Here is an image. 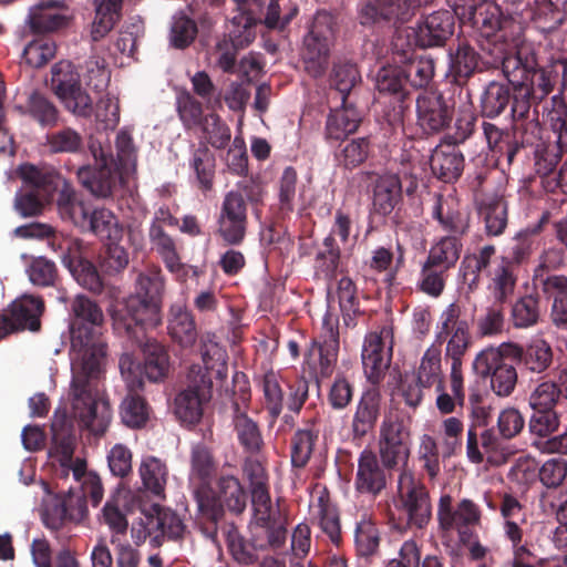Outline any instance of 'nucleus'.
I'll list each match as a JSON object with an SVG mask.
<instances>
[{
  "instance_id": "nucleus-16",
  "label": "nucleus",
  "mask_w": 567,
  "mask_h": 567,
  "mask_svg": "<svg viewBox=\"0 0 567 567\" xmlns=\"http://www.w3.org/2000/svg\"><path fill=\"white\" fill-rule=\"evenodd\" d=\"M339 319L327 311L322 319V329L318 339L311 340V346L306 354L307 363L316 352L319 355L318 369L311 368L317 381L330 378L334 371L339 353Z\"/></svg>"
},
{
  "instance_id": "nucleus-38",
  "label": "nucleus",
  "mask_w": 567,
  "mask_h": 567,
  "mask_svg": "<svg viewBox=\"0 0 567 567\" xmlns=\"http://www.w3.org/2000/svg\"><path fill=\"white\" fill-rule=\"evenodd\" d=\"M567 19V0H535L527 23L534 22L543 32L558 29Z\"/></svg>"
},
{
  "instance_id": "nucleus-47",
  "label": "nucleus",
  "mask_w": 567,
  "mask_h": 567,
  "mask_svg": "<svg viewBox=\"0 0 567 567\" xmlns=\"http://www.w3.org/2000/svg\"><path fill=\"white\" fill-rule=\"evenodd\" d=\"M512 101L509 84L492 81L483 90L480 97V110L484 117L495 118L503 114Z\"/></svg>"
},
{
  "instance_id": "nucleus-6",
  "label": "nucleus",
  "mask_w": 567,
  "mask_h": 567,
  "mask_svg": "<svg viewBox=\"0 0 567 567\" xmlns=\"http://www.w3.org/2000/svg\"><path fill=\"white\" fill-rule=\"evenodd\" d=\"M18 175L22 186L14 196V210L22 218L41 215L45 205L52 200L53 193L59 188L62 176L53 171L40 169L32 164L21 165Z\"/></svg>"
},
{
  "instance_id": "nucleus-57",
  "label": "nucleus",
  "mask_w": 567,
  "mask_h": 567,
  "mask_svg": "<svg viewBox=\"0 0 567 567\" xmlns=\"http://www.w3.org/2000/svg\"><path fill=\"white\" fill-rule=\"evenodd\" d=\"M262 391V404L274 423L284 410V390L280 384V377L272 370L267 371L260 380Z\"/></svg>"
},
{
  "instance_id": "nucleus-39",
  "label": "nucleus",
  "mask_w": 567,
  "mask_h": 567,
  "mask_svg": "<svg viewBox=\"0 0 567 567\" xmlns=\"http://www.w3.org/2000/svg\"><path fill=\"white\" fill-rule=\"evenodd\" d=\"M58 2H41L30 9L28 25L32 33L44 34L64 29L69 24L68 16L58 10Z\"/></svg>"
},
{
  "instance_id": "nucleus-35",
  "label": "nucleus",
  "mask_w": 567,
  "mask_h": 567,
  "mask_svg": "<svg viewBox=\"0 0 567 567\" xmlns=\"http://www.w3.org/2000/svg\"><path fill=\"white\" fill-rule=\"evenodd\" d=\"M138 347H142L144 361H143V374L151 382L164 381L169 373L171 361L166 348L154 339H147L144 337L142 342H137L135 339L130 338Z\"/></svg>"
},
{
  "instance_id": "nucleus-25",
  "label": "nucleus",
  "mask_w": 567,
  "mask_h": 567,
  "mask_svg": "<svg viewBox=\"0 0 567 567\" xmlns=\"http://www.w3.org/2000/svg\"><path fill=\"white\" fill-rule=\"evenodd\" d=\"M330 112L324 125V140L328 143L347 140L354 134L361 123V115L353 103L329 104Z\"/></svg>"
},
{
  "instance_id": "nucleus-10",
  "label": "nucleus",
  "mask_w": 567,
  "mask_h": 567,
  "mask_svg": "<svg viewBox=\"0 0 567 567\" xmlns=\"http://www.w3.org/2000/svg\"><path fill=\"white\" fill-rule=\"evenodd\" d=\"M50 85L66 111L76 117L92 116V99L82 87L80 74L71 62L60 61L52 66Z\"/></svg>"
},
{
  "instance_id": "nucleus-13",
  "label": "nucleus",
  "mask_w": 567,
  "mask_h": 567,
  "mask_svg": "<svg viewBox=\"0 0 567 567\" xmlns=\"http://www.w3.org/2000/svg\"><path fill=\"white\" fill-rule=\"evenodd\" d=\"M411 455V434L403 421L385 420L382 423L379 439V460L389 467V472L400 473L408 467Z\"/></svg>"
},
{
  "instance_id": "nucleus-37",
  "label": "nucleus",
  "mask_w": 567,
  "mask_h": 567,
  "mask_svg": "<svg viewBox=\"0 0 567 567\" xmlns=\"http://www.w3.org/2000/svg\"><path fill=\"white\" fill-rule=\"evenodd\" d=\"M548 220V214L545 213L534 226L522 229L515 237L508 256L502 257V260L508 261L511 266L516 267L527 262L533 252L539 247L538 235Z\"/></svg>"
},
{
  "instance_id": "nucleus-14",
  "label": "nucleus",
  "mask_w": 567,
  "mask_h": 567,
  "mask_svg": "<svg viewBox=\"0 0 567 567\" xmlns=\"http://www.w3.org/2000/svg\"><path fill=\"white\" fill-rule=\"evenodd\" d=\"M497 348L482 350L474 359L473 369L482 377H491V388L498 396H508L517 383V371L513 362Z\"/></svg>"
},
{
  "instance_id": "nucleus-20",
  "label": "nucleus",
  "mask_w": 567,
  "mask_h": 567,
  "mask_svg": "<svg viewBox=\"0 0 567 567\" xmlns=\"http://www.w3.org/2000/svg\"><path fill=\"white\" fill-rule=\"evenodd\" d=\"M503 353L515 362L522 371L540 374L553 364L554 352L550 344L542 339H532L526 344L502 343Z\"/></svg>"
},
{
  "instance_id": "nucleus-19",
  "label": "nucleus",
  "mask_w": 567,
  "mask_h": 567,
  "mask_svg": "<svg viewBox=\"0 0 567 567\" xmlns=\"http://www.w3.org/2000/svg\"><path fill=\"white\" fill-rule=\"evenodd\" d=\"M43 311L44 302L41 298L24 295L16 299L10 305L8 313L0 316V339L16 331H39Z\"/></svg>"
},
{
  "instance_id": "nucleus-36",
  "label": "nucleus",
  "mask_w": 567,
  "mask_h": 567,
  "mask_svg": "<svg viewBox=\"0 0 567 567\" xmlns=\"http://www.w3.org/2000/svg\"><path fill=\"white\" fill-rule=\"evenodd\" d=\"M402 182L396 174L378 176L373 184L372 203L374 210L383 216L390 215L402 202Z\"/></svg>"
},
{
  "instance_id": "nucleus-64",
  "label": "nucleus",
  "mask_w": 567,
  "mask_h": 567,
  "mask_svg": "<svg viewBox=\"0 0 567 567\" xmlns=\"http://www.w3.org/2000/svg\"><path fill=\"white\" fill-rule=\"evenodd\" d=\"M449 272L450 271L424 260L419 274L416 288L432 298H439L445 289Z\"/></svg>"
},
{
  "instance_id": "nucleus-9",
  "label": "nucleus",
  "mask_w": 567,
  "mask_h": 567,
  "mask_svg": "<svg viewBox=\"0 0 567 567\" xmlns=\"http://www.w3.org/2000/svg\"><path fill=\"white\" fill-rule=\"evenodd\" d=\"M396 508L405 527L424 528L432 515V505L427 488L416 481L412 470H404L398 476Z\"/></svg>"
},
{
  "instance_id": "nucleus-48",
  "label": "nucleus",
  "mask_w": 567,
  "mask_h": 567,
  "mask_svg": "<svg viewBox=\"0 0 567 567\" xmlns=\"http://www.w3.org/2000/svg\"><path fill=\"white\" fill-rule=\"evenodd\" d=\"M371 143L368 137L343 140L333 153L338 167L352 171L361 166L369 157Z\"/></svg>"
},
{
  "instance_id": "nucleus-33",
  "label": "nucleus",
  "mask_w": 567,
  "mask_h": 567,
  "mask_svg": "<svg viewBox=\"0 0 567 567\" xmlns=\"http://www.w3.org/2000/svg\"><path fill=\"white\" fill-rule=\"evenodd\" d=\"M93 19L90 37L93 42L106 38L123 18L124 0H92Z\"/></svg>"
},
{
  "instance_id": "nucleus-40",
  "label": "nucleus",
  "mask_w": 567,
  "mask_h": 567,
  "mask_svg": "<svg viewBox=\"0 0 567 567\" xmlns=\"http://www.w3.org/2000/svg\"><path fill=\"white\" fill-rule=\"evenodd\" d=\"M400 64L412 93L421 90L429 91L435 76V60L431 55L410 56L400 60Z\"/></svg>"
},
{
  "instance_id": "nucleus-41",
  "label": "nucleus",
  "mask_w": 567,
  "mask_h": 567,
  "mask_svg": "<svg viewBox=\"0 0 567 567\" xmlns=\"http://www.w3.org/2000/svg\"><path fill=\"white\" fill-rule=\"evenodd\" d=\"M316 508L315 519L321 532L333 545L340 546L342 542L340 515L337 505L330 499L327 488L318 493Z\"/></svg>"
},
{
  "instance_id": "nucleus-43",
  "label": "nucleus",
  "mask_w": 567,
  "mask_h": 567,
  "mask_svg": "<svg viewBox=\"0 0 567 567\" xmlns=\"http://www.w3.org/2000/svg\"><path fill=\"white\" fill-rule=\"evenodd\" d=\"M319 439V429L315 421H308L305 427L298 429L290 439L291 465L303 468L309 463L316 443Z\"/></svg>"
},
{
  "instance_id": "nucleus-52",
  "label": "nucleus",
  "mask_w": 567,
  "mask_h": 567,
  "mask_svg": "<svg viewBox=\"0 0 567 567\" xmlns=\"http://www.w3.org/2000/svg\"><path fill=\"white\" fill-rule=\"evenodd\" d=\"M489 276L487 289L493 296V301L505 305L513 296L517 285L515 267L511 266L508 261L501 259V262Z\"/></svg>"
},
{
  "instance_id": "nucleus-49",
  "label": "nucleus",
  "mask_w": 567,
  "mask_h": 567,
  "mask_svg": "<svg viewBox=\"0 0 567 567\" xmlns=\"http://www.w3.org/2000/svg\"><path fill=\"white\" fill-rule=\"evenodd\" d=\"M23 113L42 128H53L61 121V113L56 105L45 94L38 91L29 95Z\"/></svg>"
},
{
  "instance_id": "nucleus-12",
  "label": "nucleus",
  "mask_w": 567,
  "mask_h": 567,
  "mask_svg": "<svg viewBox=\"0 0 567 567\" xmlns=\"http://www.w3.org/2000/svg\"><path fill=\"white\" fill-rule=\"evenodd\" d=\"M187 388L174 401L176 417L186 425L197 424L203 416V405L213 396V382L198 365H192L187 374Z\"/></svg>"
},
{
  "instance_id": "nucleus-58",
  "label": "nucleus",
  "mask_w": 567,
  "mask_h": 567,
  "mask_svg": "<svg viewBox=\"0 0 567 567\" xmlns=\"http://www.w3.org/2000/svg\"><path fill=\"white\" fill-rule=\"evenodd\" d=\"M540 315V296L537 291L518 298L511 310L513 326L519 329H526L537 324Z\"/></svg>"
},
{
  "instance_id": "nucleus-56",
  "label": "nucleus",
  "mask_w": 567,
  "mask_h": 567,
  "mask_svg": "<svg viewBox=\"0 0 567 567\" xmlns=\"http://www.w3.org/2000/svg\"><path fill=\"white\" fill-rule=\"evenodd\" d=\"M155 516L148 517L146 530L151 534L152 530H159L161 536H166L172 540H179L186 533V525L183 523L179 515L168 508L154 507Z\"/></svg>"
},
{
  "instance_id": "nucleus-44",
  "label": "nucleus",
  "mask_w": 567,
  "mask_h": 567,
  "mask_svg": "<svg viewBox=\"0 0 567 567\" xmlns=\"http://www.w3.org/2000/svg\"><path fill=\"white\" fill-rule=\"evenodd\" d=\"M167 329L171 338L183 348L192 347L197 339L194 318L182 305L171 307Z\"/></svg>"
},
{
  "instance_id": "nucleus-27",
  "label": "nucleus",
  "mask_w": 567,
  "mask_h": 567,
  "mask_svg": "<svg viewBox=\"0 0 567 567\" xmlns=\"http://www.w3.org/2000/svg\"><path fill=\"white\" fill-rule=\"evenodd\" d=\"M56 192V207L60 217L63 220L72 223L82 233H84L94 208H91L90 205L84 203V200H82L78 195L74 187L63 177Z\"/></svg>"
},
{
  "instance_id": "nucleus-28",
  "label": "nucleus",
  "mask_w": 567,
  "mask_h": 567,
  "mask_svg": "<svg viewBox=\"0 0 567 567\" xmlns=\"http://www.w3.org/2000/svg\"><path fill=\"white\" fill-rule=\"evenodd\" d=\"M361 82V75L355 63L339 60L333 63L329 76L328 103H353L350 100L352 90Z\"/></svg>"
},
{
  "instance_id": "nucleus-51",
  "label": "nucleus",
  "mask_w": 567,
  "mask_h": 567,
  "mask_svg": "<svg viewBox=\"0 0 567 567\" xmlns=\"http://www.w3.org/2000/svg\"><path fill=\"white\" fill-rule=\"evenodd\" d=\"M87 508L81 497L68 495L61 502L45 512L44 524L52 529H59L65 520H81Z\"/></svg>"
},
{
  "instance_id": "nucleus-59",
  "label": "nucleus",
  "mask_w": 567,
  "mask_h": 567,
  "mask_svg": "<svg viewBox=\"0 0 567 567\" xmlns=\"http://www.w3.org/2000/svg\"><path fill=\"white\" fill-rule=\"evenodd\" d=\"M120 415L123 424L130 429H141L145 426L150 417V406L146 400L130 389L120 406Z\"/></svg>"
},
{
  "instance_id": "nucleus-15",
  "label": "nucleus",
  "mask_w": 567,
  "mask_h": 567,
  "mask_svg": "<svg viewBox=\"0 0 567 567\" xmlns=\"http://www.w3.org/2000/svg\"><path fill=\"white\" fill-rule=\"evenodd\" d=\"M419 7L420 0H363L360 23L399 28L412 19Z\"/></svg>"
},
{
  "instance_id": "nucleus-7",
  "label": "nucleus",
  "mask_w": 567,
  "mask_h": 567,
  "mask_svg": "<svg viewBox=\"0 0 567 567\" xmlns=\"http://www.w3.org/2000/svg\"><path fill=\"white\" fill-rule=\"evenodd\" d=\"M337 33L336 18L328 11H318L309 32L303 38L301 52L306 72L317 79L324 74Z\"/></svg>"
},
{
  "instance_id": "nucleus-54",
  "label": "nucleus",
  "mask_w": 567,
  "mask_h": 567,
  "mask_svg": "<svg viewBox=\"0 0 567 567\" xmlns=\"http://www.w3.org/2000/svg\"><path fill=\"white\" fill-rule=\"evenodd\" d=\"M84 233L93 234L102 240L117 241L122 238L123 228L111 209L99 207L92 210Z\"/></svg>"
},
{
  "instance_id": "nucleus-63",
  "label": "nucleus",
  "mask_w": 567,
  "mask_h": 567,
  "mask_svg": "<svg viewBox=\"0 0 567 567\" xmlns=\"http://www.w3.org/2000/svg\"><path fill=\"white\" fill-rule=\"evenodd\" d=\"M505 324L504 305L492 302L474 319L475 336L495 337L503 332Z\"/></svg>"
},
{
  "instance_id": "nucleus-18",
  "label": "nucleus",
  "mask_w": 567,
  "mask_h": 567,
  "mask_svg": "<svg viewBox=\"0 0 567 567\" xmlns=\"http://www.w3.org/2000/svg\"><path fill=\"white\" fill-rule=\"evenodd\" d=\"M454 106L439 91H425L416 97V123L424 134H437L453 120Z\"/></svg>"
},
{
  "instance_id": "nucleus-23",
  "label": "nucleus",
  "mask_w": 567,
  "mask_h": 567,
  "mask_svg": "<svg viewBox=\"0 0 567 567\" xmlns=\"http://www.w3.org/2000/svg\"><path fill=\"white\" fill-rule=\"evenodd\" d=\"M454 27L455 18L451 11H434L417 22L413 30L415 43L424 49L443 47L453 35Z\"/></svg>"
},
{
  "instance_id": "nucleus-26",
  "label": "nucleus",
  "mask_w": 567,
  "mask_h": 567,
  "mask_svg": "<svg viewBox=\"0 0 567 567\" xmlns=\"http://www.w3.org/2000/svg\"><path fill=\"white\" fill-rule=\"evenodd\" d=\"M381 414V394L377 389L365 390L355 406L351 421L353 441H362L372 433Z\"/></svg>"
},
{
  "instance_id": "nucleus-30",
  "label": "nucleus",
  "mask_w": 567,
  "mask_h": 567,
  "mask_svg": "<svg viewBox=\"0 0 567 567\" xmlns=\"http://www.w3.org/2000/svg\"><path fill=\"white\" fill-rule=\"evenodd\" d=\"M431 171L444 183L456 182L464 171V155L453 143L436 146L430 158Z\"/></svg>"
},
{
  "instance_id": "nucleus-61",
  "label": "nucleus",
  "mask_w": 567,
  "mask_h": 567,
  "mask_svg": "<svg viewBox=\"0 0 567 567\" xmlns=\"http://www.w3.org/2000/svg\"><path fill=\"white\" fill-rule=\"evenodd\" d=\"M341 259V249L332 236L324 237L321 247L317 250L313 268L317 276L331 280L338 270Z\"/></svg>"
},
{
  "instance_id": "nucleus-4",
  "label": "nucleus",
  "mask_w": 567,
  "mask_h": 567,
  "mask_svg": "<svg viewBox=\"0 0 567 567\" xmlns=\"http://www.w3.org/2000/svg\"><path fill=\"white\" fill-rule=\"evenodd\" d=\"M491 53L489 64L501 65L504 75L509 83L518 81L533 89L536 99L543 101L559 82V72L555 65L539 66L534 52L522 49L515 54L505 52L504 45H494L488 49Z\"/></svg>"
},
{
  "instance_id": "nucleus-5",
  "label": "nucleus",
  "mask_w": 567,
  "mask_h": 567,
  "mask_svg": "<svg viewBox=\"0 0 567 567\" xmlns=\"http://www.w3.org/2000/svg\"><path fill=\"white\" fill-rule=\"evenodd\" d=\"M193 494L202 518L209 522L215 530L226 509L234 515H240L247 506V493L240 481L233 475L220 476L216 491L210 484H197Z\"/></svg>"
},
{
  "instance_id": "nucleus-46",
  "label": "nucleus",
  "mask_w": 567,
  "mask_h": 567,
  "mask_svg": "<svg viewBox=\"0 0 567 567\" xmlns=\"http://www.w3.org/2000/svg\"><path fill=\"white\" fill-rule=\"evenodd\" d=\"M493 429L484 430L478 437L477 432L471 426L467 431L466 455L471 463L481 464L485 455L496 454L502 451L503 441Z\"/></svg>"
},
{
  "instance_id": "nucleus-45",
  "label": "nucleus",
  "mask_w": 567,
  "mask_h": 567,
  "mask_svg": "<svg viewBox=\"0 0 567 567\" xmlns=\"http://www.w3.org/2000/svg\"><path fill=\"white\" fill-rule=\"evenodd\" d=\"M138 474L147 493L161 499L165 498L168 468L162 460L152 455L145 456L140 464Z\"/></svg>"
},
{
  "instance_id": "nucleus-50",
  "label": "nucleus",
  "mask_w": 567,
  "mask_h": 567,
  "mask_svg": "<svg viewBox=\"0 0 567 567\" xmlns=\"http://www.w3.org/2000/svg\"><path fill=\"white\" fill-rule=\"evenodd\" d=\"M462 251V239L456 235H446L431 246L425 260L450 271L455 268Z\"/></svg>"
},
{
  "instance_id": "nucleus-34",
  "label": "nucleus",
  "mask_w": 567,
  "mask_h": 567,
  "mask_svg": "<svg viewBox=\"0 0 567 567\" xmlns=\"http://www.w3.org/2000/svg\"><path fill=\"white\" fill-rule=\"evenodd\" d=\"M362 364L368 380L378 384L384 377L391 361V355L384 351V341L380 333H369L363 343Z\"/></svg>"
},
{
  "instance_id": "nucleus-21",
  "label": "nucleus",
  "mask_w": 567,
  "mask_h": 567,
  "mask_svg": "<svg viewBox=\"0 0 567 567\" xmlns=\"http://www.w3.org/2000/svg\"><path fill=\"white\" fill-rule=\"evenodd\" d=\"M391 478L389 467L384 466L371 449L365 447L361 451L353 482L357 493L377 498L386 489Z\"/></svg>"
},
{
  "instance_id": "nucleus-17",
  "label": "nucleus",
  "mask_w": 567,
  "mask_h": 567,
  "mask_svg": "<svg viewBox=\"0 0 567 567\" xmlns=\"http://www.w3.org/2000/svg\"><path fill=\"white\" fill-rule=\"evenodd\" d=\"M217 234L230 246L240 245L247 233V204L240 192H228L221 203L217 218Z\"/></svg>"
},
{
  "instance_id": "nucleus-1",
  "label": "nucleus",
  "mask_w": 567,
  "mask_h": 567,
  "mask_svg": "<svg viewBox=\"0 0 567 567\" xmlns=\"http://www.w3.org/2000/svg\"><path fill=\"white\" fill-rule=\"evenodd\" d=\"M71 372L69 399L81 427L102 436L111 422V406L99 390L104 373L107 343L101 332L104 315L100 306L78 296L72 302Z\"/></svg>"
},
{
  "instance_id": "nucleus-24",
  "label": "nucleus",
  "mask_w": 567,
  "mask_h": 567,
  "mask_svg": "<svg viewBox=\"0 0 567 567\" xmlns=\"http://www.w3.org/2000/svg\"><path fill=\"white\" fill-rule=\"evenodd\" d=\"M431 216L449 235H456L462 239L470 231L471 215L453 198L435 193Z\"/></svg>"
},
{
  "instance_id": "nucleus-22",
  "label": "nucleus",
  "mask_w": 567,
  "mask_h": 567,
  "mask_svg": "<svg viewBox=\"0 0 567 567\" xmlns=\"http://www.w3.org/2000/svg\"><path fill=\"white\" fill-rule=\"evenodd\" d=\"M437 519L441 529L451 530L457 529L460 537L463 542L470 535L467 528L470 526L478 525L481 522L480 507L471 499H462L456 508L452 506L451 495H442L437 506Z\"/></svg>"
},
{
  "instance_id": "nucleus-60",
  "label": "nucleus",
  "mask_w": 567,
  "mask_h": 567,
  "mask_svg": "<svg viewBox=\"0 0 567 567\" xmlns=\"http://www.w3.org/2000/svg\"><path fill=\"white\" fill-rule=\"evenodd\" d=\"M480 215L485 225L487 236H501L508 223L507 204L503 198L495 197L483 202Z\"/></svg>"
},
{
  "instance_id": "nucleus-53",
  "label": "nucleus",
  "mask_w": 567,
  "mask_h": 567,
  "mask_svg": "<svg viewBox=\"0 0 567 567\" xmlns=\"http://www.w3.org/2000/svg\"><path fill=\"white\" fill-rule=\"evenodd\" d=\"M415 378L424 388L436 386V391L443 389L442 350L436 344H431L421 358Z\"/></svg>"
},
{
  "instance_id": "nucleus-32",
  "label": "nucleus",
  "mask_w": 567,
  "mask_h": 567,
  "mask_svg": "<svg viewBox=\"0 0 567 567\" xmlns=\"http://www.w3.org/2000/svg\"><path fill=\"white\" fill-rule=\"evenodd\" d=\"M482 128L488 148L494 154L504 156L509 165L517 153L525 147L524 133L518 130H502L489 122H483Z\"/></svg>"
},
{
  "instance_id": "nucleus-29",
  "label": "nucleus",
  "mask_w": 567,
  "mask_h": 567,
  "mask_svg": "<svg viewBox=\"0 0 567 567\" xmlns=\"http://www.w3.org/2000/svg\"><path fill=\"white\" fill-rule=\"evenodd\" d=\"M230 409L231 425L238 443L246 453L258 454L265 444L259 424L248 415V410L241 408L238 400L233 401Z\"/></svg>"
},
{
  "instance_id": "nucleus-3",
  "label": "nucleus",
  "mask_w": 567,
  "mask_h": 567,
  "mask_svg": "<svg viewBox=\"0 0 567 567\" xmlns=\"http://www.w3.org/2000/svg\"><path fill=\"white\" fill-rule=\"evenodd\" d=\"M116 157L106 154L102 148L94 157L99 166H82L76 176L80 184L96 198H109L113 195L122 174L127 173L136 164L137 152L133 137L127 130H121L115 138Z\"/></svg>"
},
{
  "instance_id": "nucleus-31",
  "label": "nucleus",
  "mask_w": 567,
  "mask_h": 567,
  "mask_svg": "<svg viewBox=\"0 0 567 567\" xmlns=\"http://www.w3.org/2000/svg\"><path fill=\"white\" fill-rule=\"evenodd\" d=\"M481 55L472 45L458 42L456 49L449 51L447 80L452 84L463 87L478 70Z\"/></svg>"
},
{
  "instance_id": "nucleus-2",
  "label": "nucleus",
  "mask_w": 567,
  "mask_h": 567,
  "mask_svg": "<svg viewBox=\"0 0 567 567\" xmlns=\"http://www.w3.org/2000/svg\"><path fill=\"white\" fill-rule=\"evenodd\" d=\"M164 278L161 269L140 272L135 290L112 312L114 330L126 338L142 342L145 332L162 323Z\"/></svg>"
},
{
  "instance_id": "nucleus-42",
  "label": "nucleus",
  "mask_w": 567,
  "mask_h": 567,
  "mask_svg": "<svg viewBox=\"0 0 567 567\" xmlns=\"http://www.w3.org/2000/svg\"><path fill=\"white\" fill-rule=\"evenodd\" d=\"M375 85L380 93L394 96L401 104L411 100L412 92L400 63L380 68L375 76Z\"/></svg>"
},
{
  "instance_id": "nucleus-11",
  "label": "nucleus",
  "mask_w": 567,
  "mask_h": 567,
  "mask_svg": "<svg viewBox=\"0 0 567 567\" xmlns=\"http://www.w3.org/2000/svg\"><path fill=\"white\" fill-rule=\"evenodd\" d=\"M461 307L452 302L441 313L440 321L436 326L435 341L441 348L445 347V358L451 363H463V358L472 347V334L467 320L461 318Z\"/></svg>"
},
{
  "instance_id": "nucleus-62",
  "label": "nucleus",
  "mask_w": 567,
  "mask_h": 567,
  "mask_svg": "<svg viewBox=\"0 0 567 567\" xmlns=\"http://www.w3.org/2000/svg\"><path fill=\"white\" fill-rule=\"evenodd\" d=\"M337 296L344 324L354 327L357 317L361 313L355 282L350 277H342L338 281Z\"/></svg>"
},
{
  "instance_id": "nucleus-8",
  "label": "nucleus",
  "mask_w": 567,
  "mask_h": 567,
  "mask_svg": "<svg viewBox=\"0 0 567 567\" xmlns=\"http://www.w3.org/2000/svg\"><path fill=\"white\" fill-rule=\"evenodd\" d=\"M465 25H470L486 39V43H482L481 49L489 56L488 49H493L494 45L502 44L507 52L508 38L522 29L517 24L516 18L508 13L505 14L498 4L486 0L478 3Z\"/></svg>"
},
{
  "instance_id": "nucleus-55",
  "label": "nucleus",
  "mask_w": 567,
  "mask_h": 567,
  "mask_svg": "<svg viewBox=\"0 0 567 567\" xmlns=\"http://www.w3.org/2000/svg\"><path fill=\"white\" fill-rule=\"evenodd\" d=\"M189 166L195 172L199 189L203 193L212 190L215 179L216 158L206 143H199L198 147L194 150Z\"/></svg>"
}]
</instances>
